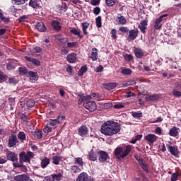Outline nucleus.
Listing matches in <instances>:
<instances>
[{
  "instance_id": "nucleus-1",
  "label": "nucleus",
  "mask_w": 181,
  "mask_h": 181,
  "mask_svg": "<svg viewBox=\"0 0 181 181\" xmlns=\"http://www.w3.org/2000/svg\"><path fill=\"white\" fill-rule=\"evenodd\" d=\"M121 131V126L117 122L114 121H107L102 124L100 128L101 134L106 135L107 136H112V135H116Z\"/></svg>"
},
{
  "instance_id": "nucleus-2",
  "label": "nucleus",
  "mask_w": 181,
  "mask_h": 181,
  "mask_svg": "<svg viewBox=\"0 0 181 181\" xmlns=\"http://www.w3.org/2000/svg\"><path fill=\"white\" fill-rule=\"evenodd\" d=\"M19 163H13V168H23V169H26V165H23V163H30V160L35 158V153L32 151H21L19 153Z\"/></svg>"
},
{
  "instance_id": "nucleus-3",
  "label": "nucleus",
  "mask_w": 181,
  "mask_h": 181,
  "mask_svg": "<svg viewBox=\"0 0 181 181\" xmlns=\"http://www.w3.org/2000/svg\"><path fill=\"white\" fill-rule=\"evenodd\" d=\"M132 151V146L127 145L124 148L119 146L115 149L114 155L116 159H124V158H127L131 151Z\"/></svg>"
},
{
  "instance_id": "nucleus-4",
  "label": "nucleus",
  "mask_w": 181,
  "mask_h": 181,
  "mask_svg": "<svg viewBox=\"0 0 181 181\" xmlns=\"http://www.w3.org/2000/svg\"><path fill=\"white\" fill-rule=\"evenodd\" d=\"M169 14H162L159 17H158L153 23V28L156 30H159V29H162V21L165 19V18H168Z\"/></svg>"
},
{
  "instance_id": "nucleus-5",
  "label": "nucleus",
  "mask_w": 181,
  "mask_h": 181,
  "mask_svg": "<svg viewBox=\"0 0 181 181\" xmlns=\"http://www.w3.org/2000/svg\"><path fill=\"white\" fill-rule=\"evenodd\" d=\"M84 108L88 110L90 112H94L97 110V104L94 101H88L83 104Z\"/></svg>"
},
{
  "instance_id": "nucleus-6",
  "label": "nucleus",
  "mask_w": 181,
  "mask_h": 181,
  "mask_svg": "<svg viewBox=\"0 0 181 181\" xmlns=\"http://www.w3.org/2000/svg\"><path fill=\"white\" fill-rule=\"evenodd\" d=\"M167 149L168 152H170V155L175 156V158H179V153H180V151H179L177 146H169V144H167Z\"/></svg>"
},
{
  "instance_id": "nucleus-7",
  "label": "nucleus",
  "mask_w": 181,
  "mask_h": 181,
  "mask_svg": "<svg viewBox=\"0 0 181 181\" xmlns=\"http://www.w3.org/2000/svg\"><path fill=\"white\" fill-rule=\"evenodd\" d=\"M76 181H94V177L89 176L87 173H81L76 177Z\"/></svg>"
},
{
  "instance_id": "nucleus-8",
  "label": "nucleus",
  "mask_w": 181,
  "mask_h": 181,
  "mask_svg": "<svg viewBox=\"0 0 181 181\" xmlns=\"http://www.w3.org/2000/svg\"><path fill=\"white\" fill-rule=\"evenodd\" d=\"M66 119V116L63 115H59V116L57 117V119H50L48 122V124L49 127H56V125H58V124H60V121H63V119Z\"/></svg>"
},
{
  "instance_id": "nucleus-9",
  "label": "nucleus",
  "mask_w": 181,
  "mask_h": 181,
  "mask_svg": "<svg viewBox=\"0 0 181 181\" xmlns=\"http://www.w3.org/2000/svg\"><path fill=\"white\" fill-rule=\"evenodd\" d=\"M18 142H19V140H18V136L15 134H11V136L8 138V146L9 148H13Z\"/></svg>"
},
{
  "instance_id": "nucleus-10",
  "label": "nucleus",
  "mask_w": 181,
  "mask_h": 181,
  "mask_svg": "<svg viewBox=\"0 0 181 181\" xmlns=\"http://www.w3.org/2000/svg\"><path fill=\"white\" fill-rule=\"evenodd\" d=\"M138 28H134V30H129V35L127 37L128 42H132L138 37Z\"/></svg>"
},
{
  "instance_id": "nucleus-11",
  "label": "nucleus",
  "mask_w": 181,
  "mask_h": 181,
  "mask_svg": "<svg viewBox=\"0 0 181 181\" xmlns=\"http://www.w3.org/2000/svg\"><path fill=\"white\" fill-rule=\"evenodd\" d=\"M7 160H11L13 163H18V154L13 151H7L6 153Z\"/></svg>"
},
{
  "instance_id": "nucleus-12",
  "label": "nucleus",
  "mask_w": 181,
  "mask_h": 181,
  "mask_svg": "<svg viewBox=\"0 0 181 181\" xmlns=\"http://www.w3.org/2000/svg\"><path fill=\"white\" fill-rule=\"evenodd\" d=\"M98 153L99 155V162L100 163H104V162H107V160L110 159V155L104 151H100Z\"/></svg>"
},
{
  "instance_id": "nucleus-13",
  "label": "nucleus",
  "mask_w": 181,
  "mask_h": 181,
  "mask_svg": "<svg viewBox=\"0 0 181 181\" xmlns=\"http://www.w3.org/2000/svg\"><path fill=\"white\" fill-rule=\"evenodd\" d=\"M13 180H15V181H32V180H30V177L26 174H21V175L14 176Z\"/></svg>"
},
{
  "instance_id": "nucleus-14",
  "label": "nucleus",
  "mask_w": 181,
  "mask_h": 181,
  "mask_svg": "<svg viewBox=\"0 0 181 181\" xmlns=\"http://www.w3.org/2000/svg\"><path fill=\"white\" fill-rule=\"evenodd\" d=\"M144 139L150 144H154V142H156V141H158V136L153 134H148L144 136Z\"/></svg>"
},
{
  "instance_id": "nucleus-15",
  "label": "nucleus",
  "mask_w": 181,
  "mask_h": 181,
  "mask_svg": "<svg viewBox=\"0 0 181 181\" xmlns=\"http://www.w3.org/2000/svg\"><path fill=\"white\" fill-rule=\"evenodd\" d=\"M180 132V129L177 128L176 126H173L171 129H170L168 135H170V136L176 138V136H179Z\"/></svg>"
},
{
  "instance_id": "nucleus-16",
  "label": "nucleus",
  "mask_w": 181,
  "mask_h": 181,
  "mask_svg": "<svg viewBox=\"0 0 181 181\" xmlns=\"http://www.w3.org/2000/svg\"><path fill=\"white\" fill-rule=\"evenodd\" d=\"M78 134L80 136H86L88 135V128L87 126L82 125L78 129Z\"/></svg>"
},
{
  "instance_id": "nucleus-17",
  "label": "nucleus",
  "mask_w": 181,
  "mask_h": 181,
  "mask_svg": "<svg viewBox=\"0 0 181 181\" xmlns=\"http://www.w3.org/2000/svg\"><path fill=\"white\" fill-rule=\"evenodd\" d=\"M28 5L33 9H40V8H42L40 1L39 0H30Z\"/></svg>"
},
{
  "instance_id": "nucleus-18",
  "label": "nucleus",
  "mask_w": 181,
  "mask_h": 181,
  "mask_svg": "<svg viewBox=\"0 0 181 181\" xmlns=\"http://www.w3.org/2000/svg\"><path fill=\"white\" fill-rule=\"evenodd\" d=\"M146 26H148V21L143 20L141 21L140 25H139L138 28L140 29L141 33H146Z\"/></svg>"
},
{
  "instance_id": "nucleus-19",
  "label": "nucleus",
  "mask_w": 181,
  "mask_h": 181,
  "mask_svg": "<svg viewBox=\"0 0 181 181\" xmlns=\"http://www.w3.org/2000/svg\"><path fill=\"white\" fill-rule=\"evenodd\" d=\"M66 60L69 63H76L77 60V54L71 52L66 56Z\"/></svg>"
},
{
  "instance_id": "nucleus-20",
  "label": "nucleus",
  "mask_w": 181,
  "mask_h": 181,
  "mask_svg": "<svg viewBox=\"0 0 181 181\" xmlns=\"http://www.w3.org/2000/svg\"><path fill=\"white\" fill-rule=\"evenodd\" d=\"M78 97H80V98L78 100V105H81V104L82 103H84V101H88V100H91L90 95H84V94H82V95H78Z\"/></svg>"
},
{
  "instance_id": "nucleus-21",
  "label": "nucleus",
  "mask_w": 181,
  "mask_h": 181,
  "mask_svg": "<svg viewBox=\"0 0 181 181\" xmlns=\"http://www.w3.org/2000/svg\"><path fill=\"white\" fill-rule=\"evenodd\" d=\"M28 76L32 83L37 81V79L39 78V76H37V72H33V71H28Z\"/></svg>"
},
{
  "instance_id": "nucleus-22",
  "label": "nucleus",
  "mask_w": 181,
  "mask_h": 181,
  "mask_svg": "<svg viewBox=\"0 0 181 181\" xmlns=\"http://www.w3.org/2000/svg\"><path fill=\"white\" fill-rule=\"evenodd\" d=\"M24 59L26 60V62H30V63H32L33 64H34V66H36L37 67H39V66H40V61H39L35 58H32V57H24Z\"/></svg>"
},
{
  "instance_id": "nucleus-23",
  "label": "nucleus",
  "mask_w": 181,
  "mask_h": 181,
  "mask_svg": "<svg viewBox=\"0 0 181 181\" xmlns=\"http://www.w3.org/2000/svg\"><path fill=\"white\" fill-rule=\"evenodd\" d=\"M89 57L93 60V62H95L98 59V51L97 48H93L90 52V56Z\"/></svg>"
},
{
  "instance_id": "nucleus-24",
  "label": "nucleus",
  "mask_w": 181,
  "mask_h": 181,
  "mask_svg": "<svg viewBox=\"0 0 181 181\" xmlns=\"http://www.w3.org/2000/svg\"><path fill=\"white\" fill-rule=\"evenodd\" d=\"M134 54L136 57H137V59H142L145 53L144 52V50H142V49L136 47L134 48Z\"/></svg>"
},
{
  "instance_id": "nucleus-25",
  "label": "nucleus",
  "mask_w": 181,
  "mask_h": 181,
  "mask_svg": "<svg viewBox=\"0 0 181 181\" xmlns=\"http://www.w3.org/2000/svg\"><path fill=\"white\" fill-rule=\"evenodd\" d=\"M35 29H37L39 32H46V25L43 22H38L35 25Z\"/></svg>"
},
{
  "instance_id": "nucleus-26",
  "label": "nucleus",
  "mask_w": 181,
  "mask_h": 181,
  "mask_svg": "<svg viewBox=\"0 0 181 181\" xmlns=\"http://www.w3.org/2000/svg\"><path fill=\"white\" fill-rule=\"evenodd\" d=\"M52 177L53 180L60 181L62 179H63V170H61L57 174H52L51 175Z\"/></svg>"
},
{
  "instance_id": "nucleus-27",
  "label": "nucleus",
  "mask_w": 181,
  "mask_h": 181,
  "mask_svg": "<svg viewBox=\"0 0 181 181\" xmlns=\"http://www.w3.org/2000/svg\"><path fill=\"white\" fill-rule=\"evenodd\" d=\"M48 165H50V159H49L47 157H45L41 160V168L42 169H45V168H47Z\"/></svg>"
},
{
  "instance_id": "nucleus-28",
  "label": "nucleus",
  "mask_w": 181,
  "mask_h": 181,
  "mask_svg": "<svg viewBox=\"0 0 181 181\" xmlns=\"http://www.w3.org/2000/svg\"><path fill=\"white\" fill-rule=\"evenodd\" d=\"M52 27L53 29H54V30H60V29H62V26H60V22L56 20L52 21Z\"/></svg>"
},
{
  "instance_id": "nucleus-29",
  "label": "nucleus",
  "mask_w": 181,
  "mask_h": 181,
  "mask_svg": "<svg viewBox=\"0 0 181 181\" xmlns=\"http://www.w3.org/2000/svg\"><path fill=\"white\" fill-rule=\"evenodd\" d=\"M52 163L54 165H59L62 162V157L60 156H54L52 157Z\"/></svg>"
},
{
  "instance_id": "nucleus-30",
  "label": "nucleus",
  "mask_w": 181,
  "mask_h": 181,
  "mask_svg": "<svg viewBox=\"0 0 181 181\" xmlns=\"http://www.w3.org/2000/svg\"><path fill=\"white\" fill-rule=\"evenodd\" d=\"M117 87V83H108L104 85V88H106V90H114Z\"/></svg>"
},
{
  "instance_id": "nucleus-31",
  "label": "nucleus",
  "mask_w": 181,
  "mask_h": 181,
  "mask_svg": "<svg viewBox=\"0 0 181 181\" xmlns=\"http://www.w3.org/2000/svg\"><path fill=\"white\" fill-rule=\"evenodd\" d=\"M88 159L93 162H95V160H97V154L95 153L93 151H90L88 153Z\"/></svg>"
},
{
  "instance_id": "nucleus-32",
  "label": "nucleus",
  "mask_w": 181,
  "mask_h": 181,
  "mask_svg": "<svg viewBox=\"0 0 181 181\" xmlns=\"http://www.w3.org/2000/svg\"><path fill=\"white\" fill-rule=\"evenodd\" d=\"M0 19L4 23H8V22H9L10 21L9 18H6L5 16H4V11L1 8H0Z\"/></svg>"
},
{
  "instance_id": "nucleus-33",
  "label": "nucleus",
  "mask_w": 181,
  "mask_h": 181,
  "mask_svg": "<svg viewBox=\"0 0 181 181\" xmlns=\"http://www.w3.org/2000/svg\"><path fill=\"white\" fill-rule=\"evenodd\" d=\"M116 22H118L119 25H125L127 23V19L124 16H122L116 18Z\"/></svg>"
},
{
  "instance_id": "nucleus-34",
  "label": "nucleus",
  "mask_w": 181,
  "mask_h": 181,
  "mask_svg": "<svg viewBox=\"0 0 181 181\" xmlns=\"http://www.w3.org/2000/svg\"><path fill=\"white\" fill-rule=\"evenodd\" d=\"M8 80V75L4 71H0V83H5Z\"/></svg>"
},
{
  "instance_id": "nucleus-35",
  "label": "nucleus",
  "mask_w": 181,
  "mask_h": 181,
  "mask_svg": "<svg viewBox=\"0 0 181 181\" xmlns=\"http://www.w3.org/2000/svg\"><path fill=\"white\" fill-rule=\"evenodd\" d=\"M88 26H90V23L87 22L82 23V30L83 32V35H88V32H87V29H88Z\"/></svg>"
},
{
  "instance_id": "nucleus-36",
  "label": "nucleus",
  "mask_w": 181,
  "mask_h": 181,
  "mask_svg": "<svg viewBox=\"0 0 181 181\" xmlns=\"http://www.w3.org/2000/svg\"><path fill=\"white\" fill-rule=\"evenodd\" d=\"M17 138H18L22 142H23V141H26V133H25V132H20L17 135Z\"/></svg>"
},
{
  "instance_id": "nucleus-37",
  "label": "nucleus",
  "mask_w": 181,
  "mask_h": 181,
  "mask_svg": "<svg viewBox=\"0 0 181 181\" xmlns=\"http://www.w3.org/2000/svg\"><path fill=\"white\" fill-rule=\"evenodd\" d=\"M122 74H124V76H130V74H132V70L128 68H122Z\"/></svg>"
},
{
  "instance_id": "nucleus-38",
  "label": "nucleus",
  "mask_w": 181,
  "mask_h": 181,
  "mask_svg": "<svg viewBox=\"0 0 181 181\" xmlns=\"http://www.w3.org/2000/svg\"><path fill=\"white\" fill-rule=\"evenodd\" d=\"M86 71H87V66H82L78 71V76H79V77H81L84 74V73H86Z\"/></svg>"
},
{
  "instance_id": "nucleus-39",
  "label": "nucleus",
  "mask_w": 181,
  "mask_h": 181,
  "mask_svg": "<svg viewBox=\"0 0 181 181\" xmlns=\"http://www.w3.org/2000/svg\"><path fill=\"white\" fill-rule=\"evenodd\" d=\"M33 135L37 139H42V138H43V134H42V131H40V130L34 132Z\"/></svg>"
},
{
  "instance_id": "nucleus-40",
  "label": "nucleus",
  "mask_w": 181,
  "mask_h": 181,
  "mask_svg": "<svg viewBox=\"0 0 181 181\" xmlns=\"http://www.w3.org/2000/svg\"><path fill=\"white\" fill-rule=\"evenodd\" d=\"M35 100L33 99H28L27 102H26V106L28 108H33V107H35Z\"/></svg>"
},
{
  "instance_id": "nucleus-41",
  "label": "nucleus",
  "mask_w": 181,
  "mask_h": 181,
  "mask_svg": "<svg viewBox=\"0 0 181 181\" xmlns=\"http://www.w3.org/2000/svg\"><path fill=\"white\" fill-rule=\"evenodd\" d=\"M141 165V169L146 172V173H149V170L148 169V164L145 162V160L143 162L139 163Z\"/></svg>"
},
{
  "instance_id": "nucleus-42",
  "label": "nucleus",
  "mask_w": 181,
  "mask_h": 181,
  "mask_svg": "<svg viewBox=\"0 0 181 181\" xmlns=\"http://www.w3.org/2000/svg\"><path fill=\"white\" fill-rule=\"evenodd\" d=\"M18 69L21 76H26L28 73L29 74V72L28 71V68L26 67H20Z\"/></svg>"
},
{
  "instance_id": "nucleus-43",
  "label": "nucleus",
  "mask_w": 181,
  "mask_h": 181,
  "mask_svg": "<svg viewBox=\"0 0 181 181\" xmlns=\"http://www.w3.org/2000/svg\"><path fill=\"white\" fill-rule=\"evenodd\" d=\"M158 100V95H152L146 97V101H156Z\"/></svg>"
},
{
  "instance_id": "nucleus-44",
  "label": "nucleus",
  "mask_w": 181,
  "mask_h": 181,
  "mask_svg": "<svg viewBox=\"0 0 181 181\" xmlns=\"http://www.w3.org/2000/svg\"><path fill=\"white\" fill-rule=\"evenodd\" d=\"M102 18L101 16H99L95 18V23H96V26L97 28H101L103 26V22H102Z\"/></svg>"
},
{
  "instance_id": "nucleus-45",
  "label": "nucleus",
  "mask_w": 181,
  "mask_h": 181,
  "mask_svg": "<svg viewBox=\"0 0 181 181\" xmlns=\"http://www.w3.org/2000/svg\"><path fill=\"white\" fill-rule=\"evenodd\" d=\"M132 115L133 118L139 119L142 118L143 114L141 112H132Z\"/></svg>"
},
{
  "instance_id": "nucleus-46",
  "label": "nucleus",
  "mask_w": 181,
  "mask_h": 181,
  "mask_svg": "<svg viewBox=\"0 0 181 181\" xmlns=\"http://www.w3.org/2000/svg\"><path fill=\"white\" fill-rule=\"evenodd\" d=\"M7 78H8V84H18V81L17 80L16 78H15V76H12V77H8Z\"/></svg>"
},
{
  "instance_id": "nucleus-47",
  "label": "nucleus",
  "mask_w": 181,
  "mask_h": 181,
  "mask_svg": "<svg viewBox=\"0 0 181 181\" xmlns=\"http://www.w3.org/2000/svg\"><path fill=\"white\" fill-rule=\"evenodd\" d=\"M71 172H73V173H80V172H81V169H80L77 165H72L71 167Z\"/></svg>"
},
{
  "instance_id": "nucleus-48",
  "label": "nucleus",
  "mask_w": 181,
  "mask_h": 181,
  "mask_svg": "<svg viewBox=\"0 0 181 181\" xmlns=\"http://www.w3.org/2000/svg\"><path fill=\"white\" fill-rule=\"evenodd\" d=\"M117 4V0H105V4L110 8Z\"/></svg>"
},
{
  "instance_id": "nucleus-49",
  "label": "nucleus",
  "mask_w": 181,
  "mask_h": 181,
  "mask_svg": "<svg viewBox=\"0 0 181 181\" xmlns=\"http://www.w3.org/2000/svg\"><path fill=\"white\" fill-rule=\"evenodd\" d=\"M16 68V65L13 64V63L8 62L6 64V69L7 70H15Z\"/></svg>"
},
{
  "instance_id": "nucleus-50",
  "label": "nucleus",
  "mask_w": 181,
  "mask_h": 181,
  "mask_svg": "<svg viewBox=\"0 0 181 181\" xmlns=\"http://www.w3.org/2000/svg\"><path fill=\"white\" fill-rule=\"evenodd\" d=\"M75 163L80 165V166H83L84 162L83 161V158L80 157L75 158Z\"/></svg>"
},
{
  "instance_id": "nucleus-51",
  "label": "nucleus",
  "mask_w": 181,
  "mask_h": 181,
  "mask_svg": "<svg viewBox=\"0 0 181 181\" xmlns=\"http://www.w3.org/2000/svg\"><path fill=\"white\" fill-rule=\"evenodd\" d=\"M52 127H50V125L47 124L43 129V132L45 134H49V132H52Z\"/></svg>"
},
{
  "instance_id": "nucleus-52",
  "label": "nucleus",
  "mask_w": 181,
  "mask_h": 181,
  "mask_svg": "<svg viewBox=\"0 0 181 181\" xmlns=\"http://www.w3.org/2000/svg\"><path fill=\"white\" fill-rule=\"evenodd\" d=\"M111 37L112 39H117L118 36L117 35V30L113 28L110 32Z\"/></svg>"
},
{
  "instance_id": "nucleus-53",
  "label": "nucleus",
  "mask_w": 181,
  "mask_h": 181,
  "mask_svg": "<svg viewBox=\"0 0 181 181\" xmlns=\"http://www.w3.org/2000/svg\"><path fill=\"white\" fill-rule=\"evenodd\" d=\"M78 43L77 42H67L66 46L69 49H71L72 47H76Z\"/></svg>"
},
{
  "instance_id": "nucleus-54",
  "label": "nucleus",
  "mask_w": 181,
  "mask_h": 181,
  "mask_svg": "<svg viewBox=\"0 0 181 181\" xmlns=\"http://www.w3.org/2000/svg\"><path fill=\"white\" fill-rule=\"evenodd\" d=\"M179 177V173H174L171 175V181H176Z\"/></svg>"
},
{
  "instance_id": "nucleus-55",
  "label": "nucleus",
  "mask_w": 181,
  "mask_h": 181,
  "mask_svg": "<svg viewBox=\"0 0 181 181\" xmlns=\"http://www.w3.org/2000/svg\"><path fill=\"white\" fill-rule=\"evenodd\" d=\"M21 119H22V121H24V122H29V118H28V115H26L25 113H23L21 115Z\"/></svg>"
},
{
  "instance_id": "nucleus-56",
  "label": "nucleus",
  "mask_w": 181,
  "mask_h": 181,
  "mask_svg": "<svg viewBox=\"0 0 181 181\" xmlns=\"http://www.w3.org/2000/svg\"><path fill=\"white\" fill-rule=\"evenodd\" d=\"M41 47H42L44 50H47V49H50V47H52V44L42 43Z\"/></svg>"
},
{
  "instance_id": "nucleus-57",
  "label": "nucleus",
  "mask_w": 181,
  "mask_h": 181,
  "mask_svg": "<svg viewBox=\"0 0 181 181\" xmlns=\"http://www.w3.org/2000/svg\"><path fill=\"white\" fill-rule=\"evenodd\" d=\"M16 5H23L28 0H13Z\"/></svg>"
},
{
  "instance_id": "nucleus-58",
  "label": "nucleus",
  "mask_w": 181,
  "mask_h": 181,
  "mask_svg": "<svg viewBox=\"0 0 181 181\" xmlns=\"http://www.w3.org/2000/svg\"><path fill=\"white\" fill-rule=\"evenodd\" d=\"M8 162V158L5 156L0 157V165H4V163H6Z\"/></svg>"
},
{
  "instance_id": "nucleus-59",
  "label": "nucleus",
  "mask_w": 181,
  "mask_h": 181,
  "mask_svg": "<svg viewBox=\"0 0 181 181\" xmlns=\"http://www.w3.org/2000/svg\"><path fill=\"white\" fill-rule=\"evenodd\" d=\"M33 50H35V53H42L43 49H42L40 47L34 46Z\"/></svg>"
},
{
  "instance_id": "nucleus-60",
  "label": "nucleus",
  "mask_w": 181,
  "mask_h": 181,
  "mask_svg": "<svg viewBox=\"0 0 181 181\" xmlns=\"http://www.w3.org/2000/svg\"><path fill=\"white\" fill-rule=\"evenodd\" d=\"M119 30L120 32H122L123 33H128V32H129V30L128 29V27H120L119 28Z\"/></svg>"
},
{
  "instance_id": "nucleus-61",
  "label": "nucleus",
  "mask_w": 181,
  "mask_h": 181,
  "mask_svg": "<svg viewBox=\"0 0 181 181\" xmlns=\"http://www.w3.org/2000/svg\"><path fill=\"white\" fill-rule=\"evenodd\" d=\"M162 132H163V130H162L160 127H158L156 128L155 134H156V135H162Z\"/></svg>"
},
{
  "instance_id": "nucleus-62",
  "label": "nucleus",
  "mask_w": 181,
  "mask_h": 181,
  "mask_svg": "<svg viewBox=\"0 0 181 181\" xmlns=\"http://www.w3.org/2000/svg\"><path fill=\"white\" fill-rule=\"evenodd\" d=\"M173 95H174V97H181V92L177 90H174L173 91Z\"/></svg>"
},
{
  "instance_id": "nucleus-63",
  "label": "nucleus",
  "mask_w": 181,
  "mask_h": 181,
  "mask_svg": "<svg viewBox=\"0 0 181 181\" xmlns=\"http://www.w3.org/2000/svg\"><path fill=\"white\" fill-rule=\"evenodd\" d=\"M26 19H28V16L25 15V16H21L18 19V22L22 23V22H25L26 21Z\"/></svg>"
},
{
  "instance_id": "nucleus-64",
  "label": "nucleus",
  "mask_w": 181,
  "mask_h": 181,
  "mask_svg": "<svg viewBox=\"0 0 181 181\" xmlns=\"http://www.w3.org/2000/svg\"><path fill=\"white\" fill-rule=\"evenodd\" d=\"M136 82L134 80L128 81L124 86H135Z\"/></svg>"
}]
</instances>
